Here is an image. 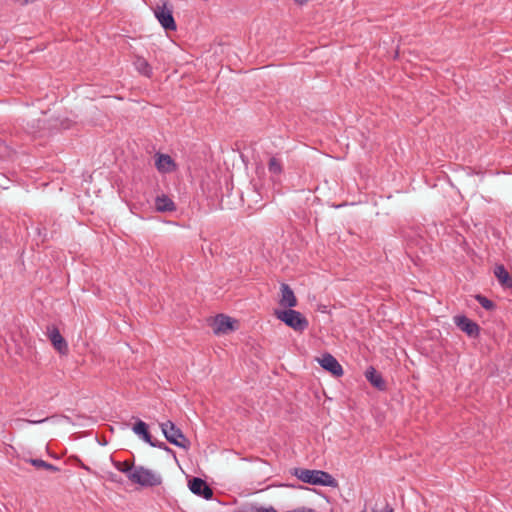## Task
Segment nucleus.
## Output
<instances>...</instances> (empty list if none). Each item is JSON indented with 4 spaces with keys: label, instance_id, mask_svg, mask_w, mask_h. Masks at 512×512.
<instances>
[{
    "label": "nucleus",
    "instance_id": "b1692460",
    "mask_svg": "<svg viewBox=\"0 0 512 512\" xmlns=\"http://www.w3.org/2000/svg\"><path fill=\"white\" fill-rule=\"evenodd\" d=\"M46 419H42V420H38V421H32V420H28L27 422L28 423H31V424H38V423H43Z\"/></svg>",
    "mask_w": 512,
    "mask_h": 512
},
{
    "label": "nucleus",
    "instance_id": "f8f14e48",
    "mask_svg": "<svg viewBox=\"0 0 512 512\" xmlns=\"http://www.w3.org/2000/svg\"><path fill=\"white\" fill-rule=\"evenodd\" d=\"M280 291V306H282L284 309H292L297 305V298L288 284H281Z\"/></svg>",
    "mask_w": 512,
    "mask_h": 512
},
{
    "label": "nucleus",
    "instance_id": "c85d7f7f",
    "mask_svg": "<svg viewBox=\"0 0 512 512\" xmlns=\"http://www.w3.org/2000/svg\"><path fill=\"white\" fill-rule=\"evenodd\" d=\"M43 230H44L43 236H44V238H45V237L47 236L46 229H45V228H43Z\"/></svg>",
    "mask_w": 512,
    "mask_h": 512
},
{
    "label": "nucleus",
    "instance_id": "a878e982",
    "mask_svg": "<svg viewBox=\"0 0 512 512\" xmlns=\"http://www.w3.org/2000/svg\"><path fill=\"white\" fill-rule=\"evenodd\" d=\"M298 4L303 5L308 2V0H295Z\"/></svg>",
    "mask_w": 512,
    "mask_h": 512
},
{
    "label": "nucleus",
    "instance_id": "1a4fd4ad",
    "mask_svg": "<svg viewBox=\"0 0 512 512\" xmlns=\"http://www.w3.org/2000/svg\"><path fill=\"white\" fill-rule=\"evenodd\" d=\"M47 335H48V338L51 341L53 347L60 354L66 355L68 353V344L56 327H54V326L48 327Z\"/></svg>",
    "mask_w": 512,
    "mask_h": 512
},
{
    "label": "nucleus",
    "instance_id": "412c9836",
    "mask_svg": "<svg viewBox=\"0 0 512 512\" xmlns=\"http://www.w3.org/2000/svg\"><path fill=\"white\" fill-rule=\"evenodd\" d=\"M476 300L486 310H491L494 307V303L482 295H477Z\"/></svg>",
    "mask_w": 512,
    "mask_h": 512
},
{
    "label": "nucleus",
    "instance_id": "4be33fe9",
    "mask_svg": "<svg viewBox=\"0 0 512 512\" xmlns=\"http://www.w3.org/2000/svg\"><path fill=\"white\" fill-rule=\"evenodd\" d=\"M265 509V507H260V506H256V505H251V506H248L244 512H263Z\"/></svg>",
    "mask_w": 512,
    "mask_h": 512
},
{
    "label": "nucleus",
    "instance_id": "dca6fc26",
    "mask_svg": "<svg viewBox=\"0 0 512 512\" xmlns=\"http://www.w3.org/2000/svg\"><path fill=\"white\" fill-rule=\"evenodd\" d=\"M365 376L368 379V381L376 388H378V389L384 388L385 383H384L382 376L373 367H370L366 371Z\"/></svg>",
    "mask_w": 512,
    "mask_h": 512
},
{
    "label": "nucleus",
    "instance_id": "2eb2a0df",
    "mask_svg": "<svg viewBox=\"0 0 512 512\" xmlns=\"http://www.w3.org/2000/svg\"><path fill=\"white\" fill-rule=\"evenodd\" d=\"M494 275L502 286L512 288V276L503 265L495 266Z\"/></svg>",
    "mask_w": 512,
    "mask_h": 512
},
{
    "label": "nucleus",
    "instance_id": "6ab92c4d",
    "mask_svg": "<svg viewBox=\"0 0 512 512\" xmlns=\"http://www.w3.org/2000/svg\"><path fill=\"white\" fill-rule=\"evenodd\" d=\"M113 465L118 471L126 474L128 479H129V475H131V473H133L134 467H135L127 461H124V462L113 461Z\"/></svg>",
    "mask_w": 512,
    "mask_h": 512
},
{
    "label": "nucleus",
    "instance_id": "bb28decb",
    "mask_svg": "<svg viewBox=\"0 0 512 512\" xmlns=\"http://www.w3.org/2000/svg\"><path fill=\"white\" fill-rule=\"evenodd\" d=\"M109 479H110L111 481H117V480H116V476H115L114 474H110Z\"/></svg>",
    "mask_w": 512,
    "mask_h": 512
},
{
    "label": "nucleus",
    "instance_id": "aec40b11",
    "mask_svg": "<svg viewBox=\"0 0 512 512\" xmlns=\"http://www.w3.org/2000/svg\"><path fill=\"white\" fill-rule=\"evenodd\" d=\"M268 170L271 174H274V175L281 174L283 171L281 161L279 159H277L276 157L270 158V160L268 162Z\"/></svg>",
    "mask_w": 512,
    "mask_h": 512
},
{
    "label": "nucleus",
    "instance_id": "f3484780",
    "mask_svg": "<svg viewBox=\"0 0 512 512\" xmlns=\"http://www.w3.org/2000/svg\"><path fill=\"white\" fill-rule=\"evenodd\" d=\"M135 68L139 73H141L144 76L150 77L152 74V68L150 64L143 58V57H137L134 61Z\"/></svg>",
    "mask_w": 512,
    "mask_h": 512
},
{
    "label": "nucleus",
    "instance_id": "423d86ee",
    "mask_svg": "<svg viewBox=\"0 0 512 512\" xmlns=\"http://www.w3.org/2000/svg\"><path fill=\"white\" fill-rule=\"evenodd\" d=\"M188 487L190 491L206 500H209L213 496L212 489L208 486V484L201 478L194 477L188 482Z\"/></svg>",
    "mask_w": 512,
    "mask_h": 512
},
{
    "label": "nucleus",
    "instance_id": "cd10ccee",
    "mask_svg": "<svg viewBox=\"0 0 512 512\" xmlns=\"http://www.w3.org/2000/svg\"><path fill=\"white\" fill-rule=\"evenodd\" d=\"M38 234L42 235V230L40 228H37Z\"/></svg>",
    "mask_w": 512,
    "mask_h": 512
},
{
    "label": "nucleus",
    "instance_id": "393cba45",
    "mask_svg": "<svg viewBox=\"0 0 512 512\" xmlns=\"http://www.w3.org/2000/svg\"><path fill=\"white\" fill-rule=\"evenodd\" d=\"M263 512H277L273 507L265 508Z\"/></svg>",
    "mask_w": 512,
    "mask_h": 512
},
{
    "label": "nucleus",
    "instance_id": "20e7f679",
    "mask_svg": "<svg viewBox=\"0 0 512 512\" xmlns=\"http://www.w3.org/2000/svg\"><path fill=\"white\" fill-rule=\"evenodd\" d=\"M160 428L167 441L171 444L184 449L189 447L188 439L172 421L168 420L161 423Z\"/></svg>",
    "mask_w": 512,
    "mask_h": 512
},
{
    "label": "nucleus",
    "instance_id": "ddd939ff",
    "mask_svg": "<svg viewBox=\"0 0 512 512\" xmlns=\"http://www.w3.org/2000/svg\"><path fill=\"white\" fill-rule=\"evenodd\" d=\"M154 206L155 210L160 213L175 212L177 210L175 202L166 194L156 196Z\"/></svg>",
    "mask_w": 512,
    "mask_h": 512
},
{
    "label": "nucleus",
    "instance_id": "9b49d317",
    "mask_svg": "<svg viewBox=\"0 0 512 512\" xmlns=\"http://www.w3.org/2000/svg\"><path fill=\"white\" fill-rule=\"evenodd\" d=\"M455 324L465 332L469 337H477L479 335V326L474 321L466 316H456L454 318Z\"/></svg>",
    "mask_w": 512,
    "mask_h": 512
},
{
    "label": "nucleus",
    "instance_id": "0eeeda50",
    "mask_svg": "<svg viewBox=\"0 0 512 512\" xmlns=\"http://www.w3.org/2000/svg\"><path fill=\"white\" fill-rule=\"evenodd\" d=\"M319 365L335 377L343 375V369L338 360L331 354L326 353L317 359Z\"/></svg>",
    "mask_w": 512,
    "mask_h": 512
},
{
    "label": "nucleus",
    "instance_id": "4468645a",
    "mask_svg": "<svg viewBox=\"0 0 512 512\" xmlns=\"http://www.w3.org/2000/svg\"><path fill=\"white\" fill-rule=\"evenodd\" d=\"M155 166L161 173H169L176 168L173 159L167 154H157Z\"/></svg>",
    "mask_w": 512,
    "mask_h": 512
},
{
    "label": "nucleus",
    "instance_id": "f03ea898",
    "mask_svg": "<svg viewBox=\"0 0 512 512\" xmlns=\"http://www.w3.org/2000/svg\"><path fill=\"white\" fill-rule=\"evenodd\" d=\"M274 315L278 320L282 321L285 325L296 332L301 333L309 326L307 318L302 313L294 309L275 310Z\"/></svg>",
    "mask_w": 512,
    "mask_h": 512
},
{
    "label": "nucleus",
    "instance_id": "f257e3e1",
    "mask_svg": "<svg viewBox=\"0 0 512 512\" xmlns=\"http://www.w3.org/2000/svg\"><path fill=\"white\" fill-rule=\"evenodd\" d=\"M294 475L304 483L328 487L336 486V480L329 473L322 470L300 468L295 470Z\"/></svg>",
    "mask_w": 512,
    "mask_h": 512
},
{
    "label": "nucleus",
    "instance_id": "6e6552de",
    "mask_svg": "<svg viewBox=\"0 0 512 512\" xmlns=\"http://www.w3.org/2000/svg\"><path fill=\"white\" fill-rule=\"evenodd\" d=\"M236 321L231 317L219 314L215 317L213 331L215 334H227L235 329Z\"/></svg>",
    "mask_w": 512,
    "mask_h": 512
},
{
    "label": "nucleus",
    "instance_id": "5701e85b",
    "mask_svg": "<svg viewBox=\"0 0 512 512\" xmlns=\"http://www.w3.org/2000/svg\"><path fill=\"white\" fill-rule=\"evenodd\" d=\"M373 512H379V511H373ZM380 512H393V509L390 506H386L382 511Z\"/></svg>",
    "mask_w": 512,
    "mask_h": 512
},
{
    "label": "nucleus",
    "instance_id": "c756f323",
    "mask_svg": "<svg viewBox=\"0 0 512 512\" xmlns=\"http://www.w3.org/2000/svg\"><path fill=\"white\" fill-rule=\"evenodd\" d=\"M29 0H25V2L27 3Z\"/></svg>",
    "mask_w": 512,
    "mask_h": 512
},
{
    "label": "nucleus",
    "instance_id": "39448f33",
    "mask_svg": "<svg viewBox=\"0 0 512 512\" xmlns=\"http://www.w3.org/2000/svg\"><path fill=\"white\" fill-rule=\"evenodd\" d=\"M153 10L156 19L166 31L176 30L177 25L173 17L172 7H168L167 2H163L161 5L157 4Z\"/></svg>",
    "mask_w": 512,
    "mask_h": 512
},
{
    "label": "nucleus",
    "instance_id": "9d476101",
    "mask_svg": "<svg viewBox=\"0 0 512 512\" xmlns=\"http://www.w3.org/2000/svg\"><path fill=\"white\" fill-rule=\"evenodd\" d=\"M132 431L134 434H136L141 440H143L145 443L149 444L152 447H162L164 444H157L155 441H153L152 436L149 433L148 425L138 419L135 424L132 427Z\"/></svg>",
    "mask_w": 512,
    "mask_h": 512
},
{
    "label": "nucleus",
    "instance_id": "a211bd4d",
    "mask_svg": "<svg viewBox=\"0 0 512 512\" xmlns=\"http://www.w3.org/2000/svg\"><path fill=\"white\" fill-rule=\"evenodd\" d=\"M26 462L32 464L37 469H44L50 472H57L59 471L58 467L54 466L53 464H50L42 459H25Z\"/></svg>",
    "mask_w": 512,
    "mask_h": 512
},
{
    "label": "nucleus",
    "instance_id": "7ed1b4c3",
    "mask_svg": "<svg viewBox=\"0 0 512 512\" xmlns=\"http://www.w3.org/2000/svg\"><path fill=\"white\" fill-rule=\"evenodd\" d=\"M129 480L142 487H152L162 483V477L158 472L144 466H135L133 473L129 475Z\"/></svg>",
    "mask_w": 512,
    "mask_h": 512
}]
</instances>
